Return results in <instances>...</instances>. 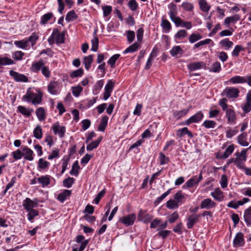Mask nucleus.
I'll return each mask as SVG.
<instances>
[{
    "label": "nucleus",
    "mask_w": 251,
    "mask_h": 251,
    "mask_svg": "<svg viewBox=\"0 0 251 251\" xmlns=\"http://www.w3.org/2000/svg\"><path fill=\"white\" fill-rule=\"evenodd\" d=\"M199 4L201 10L203 12H207L210 8V6L205 0H200Z\"/></svg>",
    "instance_id": "obj_35"
},
{
    "label": "nucleus",
    "mask_w": 251,
    "mask_h": 251,
    "mask_svg": "<svg viewBox=\"0 0 251 251\" xmlns=\"http://www.w3.org/2000/svg\"><path fill=\"white\" fill-rule=\"evenodd\" d=\"M9 74L16 81L27 82L28 81V78L25 75L13 70L10 71Z\"/></svg>",
    "instance_id": "obj_11"
},
{
    "label": "nucleus",
    "mask_w": 251,
    "mask_h": 251,
    "mask_svg": "<svg viewBox=\"0 0 251 251\" xmlns=\"http://www.w3.org/2000/svg\"><path fill=\"white\" fill-rule=\"evenodd\" d=\"M161 26L165 32H168L171 29V25L169 21L166 19H162Z\"/></svg>",
    "instance_id": "obj_34"
},
{
    "label": "nucleus",
    "mask_w": 251,
    "mask_h": 251,
    "mask_svg": "<svg viewBox=\"0 0 251 251\" xmlns=\"http://www.w3.org/2000/svg\"><path fill=\"white\" fill-rule=\"evenodd\" d=\"M221 70V67L220 63L219 62H214L212 65L211 68L209 69L210 72L214 73H219Z\"/></svg>",
    "instance_id": "obj_49"
},
{
    "label": "nucleus",
    "mask_w": 251,
    "mask_h": 251,
    "mask_svg": "<svg viewBox=\"0 0 251 251\" xmlns=\"http://www.w3.org/2000/svg\"><path fill=\"white\" fill-rule=\"evenodd\" d=\"M242 108L245 113H249L251 111V102L246 101V103L242 106Z\"/></svg>",
    "instance_id": "obj_64"
},
{
    "label": "nucleus",
    "mask_w": 251,
    "mask_h": 251,
    "mask_svg": "<svg viewBox=\"0 0 251 251\" xmlns=\"http://www.w3.org/2000/svg\"><path fill=\"white\" fill-rule=\"evenodd\" d=\"M26 212H28L27 215V219L31 223L33 222L34 218L39 215L38 211L34 209Z\"/></svg>",
    "instance_id": "obj_38"
},
{
    "label": "nucleus",
    "mask_w": 251,
    "mask_h": 251,
    "mask_svg": "<svg viewBox=\"0 0 251 251\" xmlns=\"http://www.w3.org/2000/svg\"><path fill=\"white\" fill-rule=\"evenodd\" d=\"M159 159L160 164L161 165H163L164 164H167L170 161L169 158L167 157H166L165 154L162 152H160L159 153Z\"/></svg>",
    "instance_id": "obj_58"
},
{
    "label": "nucleus",
    "mask_w": 251,
    "mask_h": 251,
    "mask_svg": "<svg viewBox=\"0 0 251 251\" xmlns=\"http://www.w3.org/2000/svg\"><path fill=\"white\" fill-rule=\"evenodd\" d=\"M23 155L25 156V159L27 160L32 161L33 159V151L27 147L23 149Z\"/></svg>",
    "instance_id": "obj_20"
},
{
    "label": "nucleus",
    "mask_w": 251,
    "mask_h": 251,
    "mask_svg": "<svg viewBox=\"0 0 251 251\" xmlns=\"http://www.w3.org/2000/svg\"><path fill=\"white\" fill-rule=\"evenodd\" d=\"M51 128L55 135H57L60 138H62L65 136L66 127L62 126L58 123H55L52 126Z\"/></svg>",
    "instance_id": "obj_2"
},
{
    "label": "nucleus",
    "mask_w": 251,
    "mask_h": 251,
    "mask_svg": "<svg viewBox=\"0 0 251 251\" xmlns=\"http://www.w3.org/2000/svg\"><path fill=\"white\" fill-rule=\"evenodd\" d=\"M50 162L45 160L43 158H41L39 159L38 162V167L40 170H47L50 165Z\"/></svg>",
    "instance_id": "obj_31"
},
{
    "label": "nucleus",
    "mask_w": 251,
    "mask_h": 251,
    "mask_svg": "<svg viewBox=\"0 0 251 251\" xmlns=\"http://www.w3.org/2000/svg\"><path fill=\"white\" fill-rule=\"evenodd\" d=\"M74 178L69 177L63 180V186L66 188H69L72 187L73 184L74 183Z\"/></svg>",
    "instance_id": "obj_57"
},
{
    "label": "nucleus",
    "mask_w": 251,
    "mask_h": 251,
    "mask_svg": "<svg viewBox=\"0 0 251 251\" xmlns=\"http://www.w3.org/2000/svg\"><path fill=\"white\" fill-rule=\"evenodd\" d=\"M234 150V145H231L229 146L225 150V152H224L222 158L226 159L228 156L231 154V153L233 152Z\"/></svg>",
    "instance_id": "obj_40"
},
{
    "label": "nucleus",
    "mask_w": 251,
    "mask_h": 251,
    "mask_svg": "<svg viewBox=\"0 0 251 251\" xmlns=\"http://www.w3.org/2000/svg\"><path fill=\"white\" fill-rule=\"evenodd\" d=\"M202 38V36L199 33H192L191 34L189 38V41L191 43H195V42L199 40Z\"/></svg>",
    "instance_id": "obj_55"
},
{
    "label": "nucleus",
    "mask_w": 251,
    "mask_h": 251,
    "mask_svg": "<svg viewBox=\"0 0 251 251\" xmlns=\"http://www.w3.org/2000/svg\"><path fill=\"white\" fill-rule=\"evenodd\" d=\"M120 55L119 54H115L112 56L108 60L107 63L109 64L112 68L115 67V63L117 59L119 58Z\"/></svg>",
    "instance_id": "obj_54"
},
{
    "label": "nucleus",
    "mask_w": 251,
    "mask_h": 251,
    "mask_svg": "<svg viewBox=\"0 0 251 251\" xmlns=\"http://www.w3.org/2000/svg\"><path fill=\"white\" fill-rule=\"evenodd\" d=\"M202 178V176L201 174H200L199 176H193L185 183L183 185V187L190 188L195 185H197L201 180Z\"/></svg>",
    "instance_id": "obj_3"
},
{
    "label": "nucleus",
    "mask_w": 251,
    "mask_h": 251,
    "mask_svg": "<svg viewBox=\"0 0 251 251\" xmlns=\"http://www.w3.org/2000/svg\"><path fill=\"white\" fill-rule=\"evenodd\" d=\"M53 34L54 35L55 41L57 44H63L64 42L65 34L60 33L57 28H53Z\"/></svg>",
    "instance_id": "obj_13"
},
{
    "label": "nucleus",
    "mask_w": 251,
    "mask_h": 251,
    "mask_svg": "<svg viewBox=\"0 0 251 251\" xmlns=\"http://www.w3.org/2000/svg\"><path fill=\"white\" fill-rule=\"evenodd\" d=\"M231 84H243L246 83L245 77L240 75H236L230 78L227 81Z\"/></svg>",
    "instance_id": "obj_16"
},
{
    "label": "nucleus",
    "mask_w": 251,
    "mask_h": 251,
    "mask_svg": "<svg viewBox=\"0 0 251 251\" xmlns=\"http://www.w3.org/2000/svg\"><path fill=\"white\" fill-rule=\"evenodd\" d=\"M182 7L187 11H191L194 8L193 5L188 2H184L181 4Z\"/></svg>",
    "instance_id": "obj_63"
},
{
    "label": "nucleus",
    "mask_w": 251,
    "mask_h": 251,
    "mask_svg": "<svg viewBox=\"0 0 251 251\" xmlns=\"http://www.w3.org/2000/svg\"><path fill=\"white\" fill-rule=\"evenodd\" d=\"M244 244V235L242 232H238L233 240V246L235 247L243 246Z\"/></svg>",
    "instance_id": "obj_10"
},
{
    "label": "nucleus",
    "mask_w": 251,
    "mask_h": 251,
    "mask_svg": "<svg viewBox=\"0 0 251 251\" xmlns=\"http://www.w3.org/2000/svg\"><path fill=\"white\" fill-rule=\"evenodd\" d=\"M186 134L188 135L190 138L193 137L192 133L186 127L179 129L176 132V135L179 137H182L183 135Z\"/></svg>",
    "instance_id": "obj_24"
},
{
    "label": "nucleus",
    "mask_w": 251,
    "mask_h": 251,
    "mask_svg": "<svg viewBox=\"0 0 251 251\" xmlns=\"http://www.w3.org/2000/svg\"><path fill=\"white\" fill-rule=\"evenodd\" d=\"M14 45L17 47L18 48L25 49L28 46L27 44V41L25 40H22L20 41H15L14 42Z\"/></svg>",
    "instance_id": "obj_48"
},
{
    "label": "nucleus",
    "mask_w": 251,
    "mask_h": 251,
    "mask_svg": "<svg viewBox=\"0 0 251 251\" xmlns=\"http://www.w3.org/2000/svg\"><path fill=\"white\" fill-rule=\"evenodd\" d=\"M226 117L228 122L230 124L235 123L236 117L235 112L231 109H227L226 110Z\"/></svg>",
    "instance_id": "obj_19"
},
{
    "label": "nucleus",
    "mask_w": 251,
    "mask_h": 251,
    "mask_svg": "<svg viewBox=\"0 0 251 251\" xmlns=\"http://www.w3.org/2000/svg\"><path fill=\"white\" fill-rule=\"evenodd\" d=\"M205 63L203 62H196L189 64L188 65V69L191 71H194L197 70L201 69L205 67Z\"/></svg>",
    "instance_id": "obj_17"
},
{
    "label": "nucleus",
    "mask_w": 251,
    "mask_h": 251,
    "mask_svg": "<svg viewBox=\"0 0 251 251\" xmlns=\"http://www.w3.org/2000/svg\"><path fill=\"white\" fill-rule=\"evenodd\" d=\"M14 64V61L7 57H0V67Z\"/></svg>",
    "instance_id": "obj_43"
},
{
    "label": "nucleus",
    "mask_w": 251,
    "mask_h": 251,
    "mask_svg": "<svg viewBox=\"0 0 251 251\" xmlns=\"http://www.w3.org/2000/svg\"><path fill=\"white\" fill-rule=\"evenodd\" d=\"M33 135L35 138L40 139L42 137V129L40 126H37L33 130Z\"/></svg>",
    "instance_id": "obj_44"
},
{
    "label": "nucleus",
    "mask_w": 251,
    "mask_h": 251,
    "mask_svg": "<svg viewBox=\"0 0 251 251\" xmlns=\"http://www.w3.org/2000/svg\"><path fill=\"white\" fill-rule=\"evenodd\" d=\"M42 100V95L41 93H34L31 102L33 105H38L41 102Z\"/></svg>",
    "instance_id": "obj_45"
},
{
    "label": "nucleus",
    "mask_w": 251,
    "mask_h": 251,
    "mask_svg": "<svg viewBox=\"0 0 251 251\" xmlns=\"http://www.w3.org/2000/svg\"><path fill=\"white\" fill-rule=\"evenodd\" d=\"M170 54L172 56H176L177 55H181L183 53V50L179 46L174 47L170 51Z\"/></svg>",
    "instance_id": "obj_29"
},
{
    "label": "nucleus",
    "mask_w": 251,
    "mask_h": 251,
    "mask_svg": "<svg viewBox=\"0 0 251 251\" xmlns=\"http://www.w3.org/2000/svg\"><path fill=\"white\" fill-rule=\"evenodd\" d=\"M201 216L200 214H192L190 215L187 220V227L188 229H191L194 225L196 224Z\"/></svg>",
    "instance_id": "obj_7"
},
{
    "label": "nucleus",
    "mask_w": 251,
    "mask_h": 251,
    "mask_svg": "<svg viewBox=\"0 0 251 251\" xmlns=\"http://www.w3.org/2000/svg\"><path fill=\"white\" fill-rule=\"evenodd\" d=\"M240 19V16L238 14H235L233 16L226 17L224 20V24L226 25H228L231 23L235 24Z\"/></svg>",
    "instance_id": "obj_23"
},
{
    "label": "nucleus",
    "mask_w": 251,
    "mask_h": 251,
    "mask_svg": "<svg viewBox=\"0 0 251 251\" xmlns=\"http://www.w3.org/2000/svg\"><path fill=\"white\" fill-rule=\"evenodd\" d=\"M186 196L182 194L181 191L177 192L174 196V199L177 202H180L183 199H185Z\"/></svg>",
    "instance_id": "obj_61"
},
{
    "label": "nucleus",
    "mask_w": 251,
    "mask_h": 251,
    "mask_svg": "<svg viewBox=\"0 0 251 251\" xmlns=\"http://www.w3.org/2000/svg\"><path fill=\"white\" fill-rule=\"evenodd\" d=\"M138 218L140 221L148 223L152 219V217L145 211L141 210L139 212Z\"/></svg>",
    "instance_id": "obj_12"
},
{
    "label": "nucleus",
    "mask_w": 251,
    "mask_h": 251,
    "mask_svg": "<svg viewBox=\"0 0 251 251\" xmlns=\"http://www.w3.org/2000/svg\"><path fill=\"white\" fill-rule=\"evenodd\" d=\"M203 117V114L202 112L200 111L196 113L194 115L191 116L185 122V124L187 125L193 123H198L201 121Z\"/></svg>",
    "instance_id": "obj_8"
},
{
    "label": "nucleus",
    "mask_w": 251,
    "mask_h": 251,
    "mask_svg": "<svg viewBox=\"0 0 251 251\" xmlns=\"http://www.w3.org/2000/svg\"><path fill=\"white\" fill-rule=\"evenodd\" d=\"M36 116L39 121H43L45 119V112L43 107L38 108L36 111Z\"/></svg>",
    "instance_id": "obj_41"
},
{
    "label": "nucleus",
    "mask_w": 251,
    "mask_h": 251,
    "mask_svg": "<svg viewBox=\"0 0 251 251\" xmlns=\"http://www.w3.org/2000/svg\"><path fill=\"white\" fill-rule=\"evenodd\" d=\"M39 37L35 33H32L31 36H30L27 40H26L27 41V44H28V42H30L31 46L33 47L35 45L36 41L38 39Z\"/></svg>",
    "instance_id": "obj_52"
},
{
    "label": "nucleus",
    "mask_w": 251,
    "mask_h": 251,
    "mask_svg": "<svg viewBox=\"0 0 251 251\" xmlns=\"http://www.w3.org/2000/svg\"><path fill=\"white\" fill-rule=\"evenodd\" d=\"M49 92L51 95H57L58 93V83L56 81H52L50 83L48 86Z\"/></svg>",
    "instance_id": "obj_14"
},
{
    "label": "nucleus",
    "mask_w": 251,
    "mask_h": 251,
    "mask_svg": "<svg viewBox=\"0 0 251 251\" xmlns=\"http://www.w3.org/2000/svg\"><path fill=\"white\" fill-rule=\"evenodd\" d=\"M202 126L206 128H214L216 126V123L214 121L205 120L203 122Z\"/></svg>",
    "instance_id": "obj_50"
},
{
    "label": "nucleus",
    "mask_w": 251,
    "mask_h": 251,
    "mask_svg": "<svg viewBox=\"0 0 251 251\" xmlns=\"http://www.w3.org/2000/svg\"><path fill=\"white\" fill-rule=\"evenodd\" d=\"M71 194V191L64 190L63 192L59 194L57 197V200L61 202H63Z\"/></svg>",
    "instance_id": "obj_27"
},
{
    "label": "nucleus",
    "mask_w": 251,
    "mask_h": 251,
    "mask_svg": "<svg viewBox=\"0 0 251 251\" xmlns=\"http://www.w3.org/2000/svg\"><path fill=\"white\" fill-rule=\"evenodd\" d=\"M169 9V15L170 19H172L173 17L176 16L177 13V10L176 5L174 3H171L168 5Z\"/></svg>",
    "instance_id": "obj_26"
},
{
    "label": "nucleus",
    "mask_w": 251,
    "mask_h": 251,
    "mask_svg": "<svg viewBox=\"0 0 251 251\" xmlns=\"http://www.w3.org/2000/svg\"><path fill=\"white\" fill-rule=\"evenodd\" d=\"M80 169V167L78 165V161H75L73 164L72 169L70 172V174L71 175L77 176L78 175V170Z\"/></svg>",
    "instance_id": "obj_37"
},
{
    "label": "nucleus",
    "mask_w": 251,
    "mask_h": 251,
    "mask_svg": "<svg viewBox=\"0 0 251 251\" xmlns=\"http://www.w3.org/2000/svg\"><path fill=\"white\" fill-rule=\"evenodd\" d=\"M18 111L24 116L29 117L31 115V113L33 111L32 109L27 108L23 106H18Z\"/></svg>",
    "instance_id": "obj_25"
},
{
    "label": "nucleus",
    "mask_w": 251,
    "mask_h": 251,
    "mask_svg": "<svg viewBox=\"0 0 251 251\" xmlns=\"http://www.w3.org/2000/svg\"><path fill=\"white\" fill-rule=\"evenodd\" d=\"M187 36V32L184 29H180L175 35L176 39H181L185 38Z\"/></svg>",
    "instance_id": "obj_53"
},
{
    "label": "nucleus",
    "mask_w": 251,
    "mask_h": 251,
    "mask_svg": "<svg viewBox=\"0 0 251 251\" xmlns=\"http://www.w3.org/2000/svg\"><path fill=\"white\" fill-rule=\"evenodd\" d=\"M93 61V56L92 55H89L88 56L84 57L83 63L84 64L85 68L87 70H88L90 68Z\"/></svg>",
    "instance_id": "obj_33"
},
{
    "label": "nucleus",
    "mask_w": 251,
    "mask_h": 251,
    "mask_svg": "<svg viewBox=\"0 0 251 251\" xmlns=\"http://www.w3.org/2000/svg\"><path fill=\"white\" fill-rule=\"evenodd\" d=\"M188 109H183L180 111H175L173 112V116L176 119H179L186 115L188 113Z\"/></svg>",
    "instance_id": "obj_36"
},
{
    "label": "nucleus",
    "mask_w": 251,
    "mask_h": 251,
    "mask_svg": "<svg viewBox=\"0 0 251 251\" xmlns=\"http://www.w3.org/2000/svg\"><path fill=\"white\" fill-rule=\"evenodd\" d=\"M244 218L248 226L251 225V206L245 211Z\"/></svg>",
    "instance_id": "obj_28"
},
{
    "label": "nucleus",
    "mask_w": 251,
    "mask_h": 251,
    "mask_svg": "<svg viewBox=\"0 0 251 251\" xmlns=\"http://www.w3.org/2000/svg\"><path fill=\"white\" fill-rule=\"evenodd\" d=\"M247 134L243 132L237 137V142L239 144L242 146L246 147L249 145V143L247 142Z\"/></svg>",
    "instance_id": "obj_22"
},
{
    "label": "nucleus",
    "mask_w": 251,
    "mask_h": 251,
    "mask_svg": "<svg viewBox=\"0 0 251 251\" xmlns=\"http://www.w3.org/2000/svg\"><path fill=\"white\" fill-rule=\"evenodd\" d=\"M53 16V14L51 12L47 13L41 17L40 24L41 25H45L51 19V18Z\"/></svg>",
    "instance_id": "obj_42"
},
{
    "label": "nucleus",
    "mask_w": 251,
    "mask_h": 251,
    "mask_svg": "<svg viewBox=\"0 0 251 251\" xmlns=\"http://www.w3.org/2000/svg\"><path fill=\"white\" fill-rule=\"evenodd\" d=\"M77 18V15L76 14L75 11L74 10H73L67 14L65 20L67 22H70L74 21L76 20Z\"/></svg>",
    "instance_id": "obj_46"
},
{
    "label": "nucleus",
    "mask_w": 251,
    "mask_h": 251,
    "mask_svg": "<svg viewBox=\"0 0 251 251\" xmlns=\"http://www.w3.org/2000/svg\"><path fill=\"white\" fill-rule=\"evenodd\" d=\"M224 92L228 98H237L239 97V90L235 87H226Z\"/></svg>",
    "instance_id": "obj_4"
},
{
    "label": "nucleus",
    "mask_w": 251,
    "mask_h": 251,
    "mask_svg": "<svg viewBox=\"0 0 251 251\" xmlns=\"http://www.w3.org/2000/svg\"><path fill=\"white\" fill-rule=\"evenodd\" d=\"M139 47V43L135 42L128 47L126 50H125L123 53L126 54L129 52H134L138 50Z\"/></svg>",
    "instance_id": "obj_39"
},
{
    "label": "nucleus",
    "mask_w": 251,
    "mask_h": 251,
    "mask_svg": "<svg viewBox=\"0 0 251 251\" xmlns=\"http://www.w3.org/2000/svg\"><path fill=\"white\" fill-rule=\"evenodd\" d=\"M34 95V93L31 92L29 90H28L26 94L23 97V100H25L27 102H31Z\"/></svg>",
    "instance_id": "obj_51"
},
{
    "label": "nucleus",
    "mask_w": 251,
    "mask_h": 251,
    "mask_svg": "<svg viewBox=\"0 0 251 251\" xmlns=\"http://www.w3.org/2000/svg\"><path fill=\"white\" fill-rule=\"evenodd\" d=\"M220 44L222 45L223 46H225L226 48V50L228 49L229 48L232 47V46L233 45V43L232 42L230 41L228 39L226 38L224 40H222L220 41Z\"/></svg>",
    "instance_id": "obj_59"
},
{
    "label": "nucleus",
    "mask_w": 251,
    "mask_h": 251,
    "mask_svg": "<svg viewBox=\"0 0 251 251\" xmlns=\"http://www.w3.org/2000/svg\"><path fill=\"white\" fill-rule=\"evenodd\" d=\"M44 66L43 61L40 60L39 61L33 62L31 66L30 70L32 72L37 73L41 70Z\"/></svg>",
    "instance_id": "obj_15"
},
{
    "label": "nucleus",
    "mask_w": 251,
    "mask_h": 251,
    "mask_svg": "<svg viewBox=\"0 0 251 251\" xmlns=\"http://www.w3.org/2000/svg\"><path fill=\"white\" fill-rule=\"evenodd\" d=\"M108 118L107 116L102 117L100 124L98 126V130L100 131H104L107 125Z\"/></svg>",
    "instance_id": "obj_32"
},
{
    "label": "nucleus",
    "mask_w": 251,
    "mask_h": 251,
    "mask_svg": "<svg viewBox=\"0 0 251 251\" xmlns=\"http://www.w3.org/2000/svg\"><path fill=\"white\" fill-rule=\"evenodd\" d=\"M83 74V70L80 68L78 70L73 71L70 74V77L72 78L81 76Z\"/></svg>",
    "instance_id": "obj_62"
},
{
    "label": "nucleus",
    "mask_w": 251,
    "mask_h": 251,
    "mask_svg": "<svg viewBox=\"0 0 251 251\" xmlns=\"http://www.w3.org/2000/svg\"><path fill=\"white\" fill-rule=\"evenodd\" d=\"M50 178L51 176L49 175L43 176L37 178V181L42 185V187H44L50 184Z\"/></svg>",
    "instance_id": "obj_18"
},
{
    "label": "nucleus",
    "mask_w": 251,
    "mask_h": 251,
    "mask_svg": "<svg viewBox=\"0 0 251 251\" xmlns=\"http://www.w3.org/2000/svg\"><path fill=\"white\" fill-rule=\"evenodd\" d=\"M72 94L74 96L78 97L83 90V88L80 85L73 86L71 88Z\"/></svg>",
    "instance_id": "obj_47"
},
{
    "label": "nucleus",
    "mask_w": 251,
    "mask_h": 251,
    "mask_svg": "<svg viewBox=\"0 0 251 251\" xmlns=\"http://www.w3.org/2000/svg\"><path fill=\"white\" fill-rule=\"evenodd\" d=\"M38 203L39 201L37 199L32 200L29 198H26L23 201V206L26 211H27L33 209L34 207L37 206Z\"/></svg>",
    "instance_id": "obj_1"
},
{
    "label": "nucleus",
    "mask_w": 251,
    "mask_h": 251,
    "mask_svg": "<svg viewBox=\"0 0 251 251\" xmlns=\"http://www.w3.org/2000/svg\"><path fill=\"white\" fill-rule=\"evenodd\" d=\"M211 196L216 200L221 201L223 200L224 196L223 192L218 188L211 193Z\"/></svg>",
    "instance_id": "obj_21"
},
{
    "label": "nucleus",
    "mask_w": 251,
    "mask_h": 251,
    "mask_svg": "<svg viewBox=\"0 0 251 251\" xmlns=\"http://www.w3.org/2000/svg\"><path fill=\"white\" fill-rule=\"evenodd\" d=\"M248 149H244L241 151V152H236L235 153L236 158H242L243 161H246L247 160V152Z\"/></svg>",
    "instance_id": "obj_56"
},
{
    "label": "nucleus",
    "mask_w": 251,
    "mask_h": 251,
    "mask_svg": "<svg viewBox=\"0 0 251 251\" xmlns=\"http://www.w3.org/2000/svg\"><path fill=\"white\" fill-rule=\"evenodd\" d=\"M114 84L111 80L108 81L107 83L104 87V92L103 93V99L105 100H107L111 96V92L114 88Z\"/></svg>",
    "instance_id": "obj_6"
},
{
    "label": "nucleus",
    "mask_w": 251,
    "mask_h": 251,
    "mask_svg": "<svg viewBox=\"0 0 251 251\" xmlns=\"http://www.w3.org/2000/svg\"><path fill=\"white\" fill-rule=\"evenodd\" d=\"M216 203L211 199L207 198L202 200L201 203V209H209L216 206Z\"/></svg>",
    "instance_id": "obj_9"
},
{
    "label": "nucleus",
    "mask_w": 251,
    "mask_h": 251,
    "mask_svg": "<svg viewBox=\"0 0 251 251\" xmlns=\"http://www.w3.org/2000/svg\"><path fill=\"white\" fill-rule=\"evenodd\" d=\"M102 140V137H99L97 140L87 145L86 150L88 151H92L93 149L97 148Z\"/></svg>",
    "instance_id": "obj_30"
},
{
    "label": "nucleus",
    "mask_w": 251,
    "mask_h": 251,
    "mask_svg": "<svg viewBox=\"0 0 251 251\" xmlns=\"http://www.w3.org/2000/svg\"><path fill=\"white\" fill-rule=\"evenodd\" d=\"M136 219V215L135 214H130L124 216L120 219V221L128 226L132 225Z\"/></svg>",
    "instance_id": "obj_5"
},
{
    "label": "nucleus",
    "mask_w": 251,
    "mask_h": 251,
    "mask_svg": "<svg viewBox=\"0 0 251 251\" xmlns=\"http://www.w3.org/2000/svg\"><path fill=\"white\" fill-rule=\"evenodd\" d=\"M166 206L170 209L177 208L178 207L177 202L173 200H170L167 202Z\"/></svg>",
    "instance_id": "obj_60"
}]
</instances>
